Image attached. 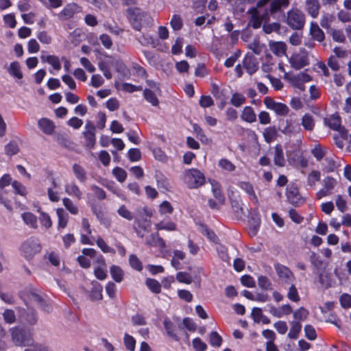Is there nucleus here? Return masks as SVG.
<instances>
[{"instance_id": "nucleus-28", "label": "nucleus", "mask_w": 351, "mask_h": 351, "mask_svg": "<svg viewBox=\"0 0 351 351\" xmlns=\"http://www.w3.org/2000/svg\"><path fill=\"white\" fill-rule=\"evenodd\" d=\"M302 330V324L300 322L292 321L291 322V328L288 333V337L291 339H297Z\"/></svg>"}, {"instance_id": "nucleus-20", "label": "nucleus", "mask_w": 351, "mask_h": 351, "mask_svg": "<svg viewBox=\"0 0 351 351\" xmlns=\"http://www.w3.org/2000/svg\"><path fill=\"white\" fill-rule=\"evenodd\" d=\"M271 51L278 56H282L287 51V45L283 42H272L269 43Z\"/></svg>"}, {"instance_id": "nucleus-17", "label": "nucleus", "mask_w": 351, "mask_h": 351, "mask_svg": "<svg viewBox=\"0 0 351 351\" xmlns=\"http://www.w3.org/2000/svg\"><path fill=\"white\" fill-rule=\"evenodd\" d=\"M274 164L278 167H284L286 164V160L284 157L283 149L280 145H276L274 147Z\"/></svg>"}, {"instance_id": "nucleus-32", "label": "nucleus", "mask_w": 351, "mask_h": 351, "mask_svg": "<svg viewBox=\"0 0 351 351\" xmlns=\"http://www.w3.org/2000/svg\"><path fill=\"white\" fill-rule=\"evenodd\" d=\"M199 231L201 233L206 236L208 239L210 241H213L215 243H217L219 241V239L216 234L210 229H209L206 226L201 225Z\"/></svg>"}, {"instance_id": "nucleus-30", "label": "nucleus", "mask_w": 351, "mask_h": 351, "mask_svg": "<svg viewBox=\"0 0 351 351\" xmlns=\"http://www.w3.org/2000/svg\"><path fill=\"white\" fill-rule=\"evenodd\" d=\"M157 230L174 231L176 230V224L171 221H161L156 224Z\"/></svg>"}, {"instance_id": "nucleus-3", "label": "nucleus", "mask_w": 351, "mask_h": 351, "mask_svg": "<svg viewBox=\"0 0 351 351\" xmlns=\"http://www.w3.org/2000/svg\"><path fill=\"white\" fill-rule=\"evenodd\" d=\"M41 248L39 240L35 237H30L21 244L20 250L21 255L29 261L40 252Z\"/></svg>"}, {"instance_id": "nucleus-59", "label": "nucleus", "mask_w": 351, "mask_h": 351, "mask_svg": "<svg viewBox=\"0 0 351 351\" xmlns=\"http://www.w3.org/2000/svg\"><path fill=\"white\" fill-rule=\"evenodd\" d=\"M157 185L159 188H162L165 190L169 191L171 188L170 183L168 179L163 175L156 176Z\"/></svg>"}, {"instance_id": "nucleus-18", "label": "nucleus", "mask_w": 351, "mask_h": 351, "mask_svg": "<svg viewBox=\"0 0 351 351\" xmlns=\"http://www.w3.org/2000/svg\"><path fill=\"white\" fill-rule=\"evenodd\" d=\"M241 118L243 121L252 123L256 121V114L251 106L244 107Z\"/></svg>"}, {"instance_id": "nucleus-8", "label": "nucleus", "mask_w": 351, "mask_h": 351, "mask_svg": "<svg viewBox=\"0 0 351 351\" xmlns=\"http://www.w3.org/2000/svg\"><path fill=\"white\" fill-rule=\"evenodd\" d=\"M82 12V8L75 3L66 4L64 8L58 14L60 21H64L74 16L75 14Z\"/></svg>"}, {"instance_id": "nucleus-25", "label": "nucleus", "mask_w": 351, "mask_h": 351, "mask_svg": "<svg viewBox=\"0 0 351 351\" xmlns=\"http://www.w3.org/2000/svg\"><path fill=\"white\" fill-rule=\"evenodd\" d=\"M40 58L43 62H47L48 64H51L55 70H60L61 64L58 56L53 55L41 56Z\"/></svg>"}, {"instance_id": "nucleus-62", "label": "nucleus", "mask_w": 351, "mask_h": 351, "mask_svg": "<svg viewBox=\"0 0 351 351\" xmlns=\"http://www.w3.org/2000/svg\"><path fill=\"white\" fill-rule=\"evenodd\" d=\"M323 184L325 189L332 192L337 184V181L331 176H327L323 180Z\"/></svg>"}, {"instance_id": "nucleus-5", "label": "nucleus", "mask_w": 351, "mask_h": 351, "mask_svg": "<svg viewBox=\"0 0 351 351\" xmlns=\"http://www.w3.org/2000/svg\"><path fill=\"white\" fill-rule=\"evenodd\" d=\"M287 25L293 29H301L305 24V16L300 10L295 9L287 12Z\"/></svg>"}, {"instance_id": "nucleus-57", "label": "nucleus", "mask_w": 351, "mask_h": 351, "mask_svg": "<svg viewBox=\"0 0 351 351\" xmlns=\"http://www.w3.org/2000/svg\"><path fill=\"white\" fill-rule=\"evenodd\" d=\"M184 38L181 37L177 38L174 45L171 47V53L173 55H179L182 52Z\"/></svg>"}, {"instance_id": "nucleus-6", "label": "nucleus", "mask_w": 351, "mask_h": 351, "mask_svg": "<svg viewBox=\"0 0 351 351\" xmlns=\"http://www.w3.org/2000/svg\"><path fill=\"white\" fill-rule=\"evenodd\" d=\"M291 66L299 70L309 64L308 55L306 51L300 50L298 53L293 54L289 60Z\"/></svg>"}, {"instance_id": "nucleus-63", "label": "nucleus", "mask_w": 351, "mask_h": 351, "mask_svg": "<svg viewBox=\"0 0 351 351\" xmlns=\"http://www.w3.org/2000/svg\"><path fill=\"white\" fill-rule=\"evenodd\" d=\"M36 36L39 41L43 44L49 45L51 43L52 38L46 31L38 32Z\"/></svg>"}, {"instance_id": "nucleus-31", "label": "nucleus", "mask_w": 351, "mask_h": 351, "mask_svg": "<svg viewBox=\"0 0 351 351\" xmlns=\"http://www.w3.org/2000/svg\"><path fill=\"white\" fill-rule=\"evenodd\" d=\"M56 213L58 217V229L66 228L69 220L68 214L62 208H58Z\"/></svg>"}, {"instance_id": "nucleus-10", "label": "nucleus", "mask_w": 351, "mask_h": 351, "mask_svg": "<svg viewBox=\"0 0 351 351\" xmlns=\"http://www.w3.org/2000/svg\"><path fill=\"white\" fill-rule=\"evenodd\" d=\"M324 121L330 129L341 132L342 137L346 138L347 132L341 127V119L339 114H332L328 118L325 119Z\"/></svg>"}, {"instance_id": "nucleus-52", "label": "nucleus", "mask_w": 351, "mask_h": 351, "mask_svg": "<svg viewBox=\"0 0 351 351\" xmlns=\"http://www.w3.org/2000/svg\"><path fill=\"white\" fill-rule=\"evenodd\" d=\"M96 243L103 252L112 254L115 253V250L113 248L108 246L101 237L97 238V239L96 240Z\"/></svg>"}, {"instance_id": "nucleus-9", "label": "nucleus", "mask_w": 351, "mask_h": 351, "mask_svg": "<svg viewBox=\"0 0 351 351\" xmlns=\"http://www.w3.org/2000/svg\"><path fill=\"white\" fill-rule=\"evenodd\" d=\"M286 196L288 202L295 206H299L304 203V199L299 193L298 189L294 185H289L287 187Z\"/></svg>"}, {"instance_id": "nucleus-1", "label": "nucleus", "mask_w": 351, "mask_h": 351, "mask_svg": "<svg viewBox=\"0 0 351 351\" xmlns=\"http://www.w3.org/2000/svg\"><path fill=\"white\" fill-rule=\"evenodd\" d=\"M12 343L16 346H30L34 343L33 333L31 330L21 326L12 327L9 330Z\"/></svg>"}, {"instance_id": "nucleus-47", "label": "nucleus", "mask_w": 351, "mask_h": 351, "mask_svg": "<svg viewBox=\"0 0 351 351\" xmlns=\"http://www.w3.org/2000/svg\"><path fill=\"white\" fill-rule=\"evenodd\" d=\"M230 204L233 212L234 213L237 218H241L243 215V209L241 206V203L237 199H230Z\"/></svg>"}, {"instance_id": "nucleus-60", "label": "nucleus", "mask_w": 351, "mask_h": 351, "mask_svg": "<svg viewBox=\"0 0 351 351\" xmlns=\"http://www.w3.org/2000/svg\"><path fill=\"white\" fill-rule=\"evenodd\" d=\"M6 154L13 156L16 154L19 151L18 144L15 141L10 142L5 147Z\"/></svg>"}, {"instance_id": "nucleus-43", "label": "nucleus", "mask_w": 351, "mask_h": 351, "mask_svg": "<svg viewBox=\"0 0 351 351\" xmlns=\"http://www.w3.org/2000/svg\"><path fill=\"white\" fill-rule=\"evenodd\" d=\"M143 95L145 99L151 103L152 106H157L158 105L159 101L152 90L145 88L143 91Z\"/></svg>"}, {"instance_id": "nucleus-61", "label": "nucleus", "mask_w": 351, "mask_h": 351, "mask_svg": "<svg viewBox=\"0 0 351 351\" xmlns=\"http://www.w3.org/2000/svg\"><path fill=\"white\" fill-rule=\"evenodd\" d=\"M173 211V208L168 201L162 202L159 206V213L161 215L171 214Z\"/></svg>"}, {"instance_id": "nucleus-45", "label": "nucleus", "mask_w": 351, "mask_h": 351, "mask_svg": "<svg viewBox=\"0 0 351 351\" xmlns=\"http://www.w3.org/2000/svg\"><path fill=\"white\" fill-rule=\"evenodd\" d=\"M311 154L316 158L317 161H321L325 158L326 149L322 147L319 144L316 145L311 150Z\"/></svg>"}, {"instance_id": "nucleus-37", "label": "nucleus", "mask_w": 351, "mask_h": 351, "mask_svg": "<svg viewBox=\"0 0 351 351\" xmlns=\"http://www.w3.org/2000/svg\"><path fill=\"white\" fill-rule=\"evenodd\" d=\"M291 284V285L288 289L287 297L289 300L293 302H298L300 301V297L298 291L293 282Z\"/></svg>"}, {"instance_id": "nucleus-64", "label": "nucleus", "mask_w": 351, "mask_h": 351, "mask_svg": "<svg viewBox=\"0 0 351 351\" xmlns=\"http://www.w3.org/2000/svg\"><path fill=\"white\" fill-rule=\"evenodd\" d=\"M29 348L25 349L24 351H49L50 348L45 344L32 343Z\"/></svg>"}, {"instance_id": "nucleus-4", "label": "nucleus", "mask_w": 351, "mask_h": 351, "mask_svg": "<svg viewBox=\"0 0 351 351\" xmlns=\"http://www.w3.org/2000/svg\"><path fill=\"white\" fill-rule=\"evenodd\" d=\"M184 181L190 189H196L205 182L204 175L197 169L186 171L184 176Z\"/></svg>"}, {"instance_id": "nucleus-21", "label": "nucleus", "mask_w": 351, "mask_h": 351, "mask_svg": "<svg viewBox=\"0 0 351 351\" xmlns=\"http://www.w3.org/2000/svg\"><path fill=\"white\" fill-rule=\"evenodd\" d=\"M306 7L308 13L313 17L316 18L318 16L320 5L317 0H307Z\"/></svg>"}, {"instance_id": "nucleus-11", "label": "nucleus", "mask_w": 351, "mask_h": 351, "mask_svg": "<svg viewBox=\"0 0 351 351\" xmlns=\"http://www.w3.org/2000/svg\"><path fill=\"white\" fill-rule=\"evenodd\" d=\"M275 269L278 277L284 281L285 283L290 284L295 280L293 274L287 267L278 263L275 265Z\"/></svg>"}, {"instance_id": "nucleus-56", "label": "nucleus", "mask_w": 351, "mask_h": 351, "mask_svg": "<svg viewBox=\"0 0 351 351\" xmlns=\"http://www.w3.org/2000/svg\"><path fill=\"white\" fill-rule=\"evenodd\" d=\"M258 284L260 288L264 290L271 289V282L269 279L265 276H260L258 278Z\"/></svg>"}, {"instance_id": "nucleus-58", "label": "nucleus", "mask_w": 351, "mask_h": 351, "mask_svg": "<svg viewBox=\"0 0 351 351\" xmlns=\"http://www.w3.org/2000/svg\"><path fill=\"white\" fill-rule=\"evenodd\" d=\"M329 33L330 34V35L332 37V39L335 41L339 43H343L346 40L345 35L341 30L330 29Z\"/></svg>"}, {"instance_id": "nucleus-36", "label": "nucleus", "mask_w": 351, "mask_h": 351, "mask_svg": "<svg viewBox=\"0 0 351 351\" xmlns=\"http://www.w3.org/2000/svg\"><path fill=\"white\" fill-rule=\"evenodd\" d=\"M9 73L11 75L17 79L21 80L23 78V73L21 70V66L18 62H13L10 64Z\"/></svg>"}, {"instance_id": "nucleus-33", "label": "nucleus", "mask_w": 351, "mask_h": 351, "mask_svg": "<svg viewBox=\"0 0 351 351\" xmlns=\"http://www.w3.org/2000/svg\"><path fill=\"white\" fill-rule=\"evenodd\" d=\"M22 219L27 226L33 228H37V218L32 213H24L22 214Z\"/></svg>"}, {"instance_id": "nucleus-2", "label": "nucleus", "mask_w": 351, "mask_h": 351, "mask_svg": "<svg viewBox=\"0 0 351 351\" xmlns=\"http://www.w3.org/2000/svg\"><path fill=\"white\" fill-rule=\"evenodd\" d=\"M269 0H260L257 3V8H253L251 10V19L249 22L250 25L253 28L261 27L263 21L269 19V12L263 9V7L268 3Z\"/></svg>"}, {"instance_id": "nucleus-27", "label": "nucleus", "mask_w": 351, "mask_h": 351, "mask_svg": "<svg viewBox=\"0 0 351 351\" xmlns=\"http://www.w3.org/2000/svg\"><path fill=\"white\" fill-rule=\"evenodd\" d=\"M310 34L315 40L319 42H322L325 38L323 31L315 23H311V24Z\"/></svg>"}, {"instance_id": "nucleus-42", "label": "nucleus", "mask_w": 351, "mask_h": 351, "mask_svg": "<svg viewBox=\"0 0 351 351\" xmlns=\"http://www.w3.org/2000/svg\"><path fill=\"white\" fill-rule=\"evenodd\" d=\"M62 203L67 210H69L72 215H77L79 213L78 207L74 204V202L68 197H64L62 199Z\"/></svg>"}, {"instance_id": "nucleus-19", "label": "nucleus", "mask_w": 351, "mask_h": 351, "mask_svg": "<svg viewBox=\"0 0 351 351\" xmlns=\"http://www.w3.org/2000/svg\"><path fill=\"white\" fill-rule=\"evenodd\" d=\"M301 125L306 131H313L315 125L313 116L308 113L305 114L301 119Z\"/></svg>"}, {"instance_id": "nucleus-24", "label": "nucleus", "mask_w": 351, "mask_h": 351, "mask_svg": "<svg viewBox=\"0 0 351 351\" xmlns=\"http://www.w3.org/2000/svg\"><path fill=\"white\" fill-rule=\"evenodd\" d=\"M212 184V192L215 197L216 200L220 205H223L225 203L226 198L223 194L221 193L220 184L217 182H213Z\"/></svg>"}, {"instance_id": "nucleus-38", "label": "nucleus", "mask_w": 351, "mask_h": 351, "mask_svg": "<svg viewBox=\"0 0 351 351\" xmlns=\"http://www.w3.org/2000/svg\"><path fill=\"white\" fill-rule=\"evenodd\" d=\"M309 315V311L305 308L304 307H300L294 312L293 311V315L295 321H304L305 320Z\"/></svg>"}, {"instance_id": "nucleus-50", "label": "nucleus", "mask_w": 351, "mask_h": 351, "mask_svg": "<svg viewBox=\"0 0 351 351\" xmlns=\"http://www.w3.org/2000/svg\"><path fill=\"white\" fill-rule=\"evenodd\" d=\"M124 345L130 351H134L136 347V340L130 335L125 333L123 338Z\"/></svg>"}, {"instance_id": "nucleus-29", "label": "nucleus", "mask_w": 351, "mask_h": 351, "mask_svg": "<svg viewBox=\"0 0 351 351\" xmlns=\"http://www.w3.org/2000/svg\"><path fill=\"white\" fill-rule=\"evenodd\" d=\"M110 272L113 280L117 282H121L123 280L124 273L122 269L117 265L110 267Z\"/></svg>"}, {"instance_id": "nucleus-51", "label": "nucleus", "mask_w": 351, "mask_h": 351, "mask_svg": "<svg viewBox=\"0 0 351 351\" xmlns=\"http://www.w3.org/2000/svg\"><path fill=\"white\" fill-rule=\"evenodd\" d=\"M12 188L16 194H19L21 196H25L27 194V190L25 186L19 181L14 180L12 182Z\"/></svg>"}, {"instance_id": "nucleus-39", "label": "nucleus", "mask_w": 351, "mask_h": 351, "mask_svg": "<svg viewBox=\"0 0 351 351\" xmlns=\"http://www.w3.org/2000/svg\"><path fill=\"white\" fill-rule=\"evenodd\" d=\"M285 79L291 83L293 86L298 87L299 88H301L303 86L299 74L293 75L285 73Z\"/></svg>"}, {"instance_id": "nucleus-49", "label": "nucleus", "mask_w": 351, "mask_h": 351, "mask_svg": "<svg viewBox=\"0 0 351 351\" xmlns=\"http://www.w3.org/2000/svg\"><path fill=\"white\" fill-rule=\"evenodd\" d=\"M321 173L318 171H312L307 177V183L310 186H315L316 183L319 181Z\"/></svg>"}, {"instance_id": "nucleus-40", "label": "nucleus", "mask_w": 351, "mask_h": 351, "mask_svg": "<svg viewBox=\"0 0 351 351\" xmlns=\"http://www.w3.org/2000/svg\"><path fill=\"white\" fill-rule=\"evenodd\" d=\"M263 136L267 143L274 141L277 137V131L274 127H269L265 129Z\"/></svg>"}, {"instance_id": "nucleus-16", "label": "nucleus", "mask_w": 351, "mask_h": 351, "mask_svg": "<svg viewBox=\"0 0 351 351\" xmlns=\"http://www.w3.org/2000/svg\"><path fill=\"white\" fill-rule=\"evenodd\" d=\"M64 190L66 193L70 196H72L77 199H81L82 198V192L81 191L80 187L74 182L66 184L64 186Z\"/></svg>"}, {"instance_id": "nucleus-55", "label": "nucleus", "mask_w": 351, "mask_h": 351, "mask_svg": "<svg viewBox=\"0 0 351 351\" xmlns=\"http://www.w3.org/2000/svg\"><path fill=\"white\" fill-rule=\"evenodd\" d=\"M230 102L235 107H240L245 102V98L242 94L235 93L232 95Z\"/></svg>"}, {"instance_id": "nucleus-54", "label": "nucleus", "mask_w": 351, "mask_h": 351, "mask_svg": "<svg viewBox=\"0 0 351 351\" xmlns=\"http://www.w3.org/2000/svg\"><path fill=\"white\" fill-rule=\"evenodd\" d=\"M130 266L135 270L141 271L143 269V265L139 258L134 254H131L129 258Z\"/></svg>"}, {"instance_id": "nucleus-12", "label": "nucleus", "mask_w": 351, "mask_h": 351, "mask_svg": "<svg viewBox=\"0 0 351 351\" xmlns=\"http://www.w3.org/2000/svg\"><path fill=\"white\" fill-rule=\"evenodd\" d=\"M143 17V12L138 8L128 10V18L132 27L136 30L140 31L141 29V21Z\"/></svg>"}, {"instance_id": "nucleus-53", "label": "nucleus", "mask_w": 351, "mask_h": 351, "mask_svg": "<svg viewBox=\"0 0 351 351\" xmlns=\"http://www.w3.org/2000/svg\"><path fill=\"white\" fill-rule=\"evenodd\" d=\"M112 174L116 178V179L120 182H123L127 178L126 171L123 169L119 167H115L112 170Z\"/></svg>"}, {"instance_id": "nucleus-35", "label": "nucleus", "mask_w": 351, "mask_h": 351, "mask_svg": "<svg viewBox=\"0 0 351 351\" xmlns=\"http://www.w3.org/2000/svg\"><path fill=\"white\" fill-rule=\"evenodd\" d=\"M322 165L324 171L327 172H333L337 167L336 162L332 157H325Z\"/></svg>"}, {"instance_id": "nucleus-48", "label": "nucleus", "mask_w": 351, "mask_h": 351, "mask_svg": "<svg viewBox=\"0 0 351 351\" xmlns=\"http://www.w3.org/2000/svg\"><path fill=\"white\" fill-rule=\"evenodd\" d=\"M119 215L128 221H132L134 219L133 213L125 206L121 205L117 210Z\"/></svg>"}, {"instance_id": "nucleus-46", "label": "nucleus", "mask_w": 351, "mask_h": 351, "mask_svg": "<svg viewBox=\"0 0 351 351\" xmlns=\"http://www.w3.org/2000/svg\"><path fill=\"white\" fill-rule=\"evenodd\" d=\"M170 25L173 30H180L183 26V21L182 17L178 14H173L171 19Z\"/></svg>"}, {"instance_id": "nucleus-23", "label": "nucleus", "mask_w": 351, "mask_h": 351, "mask_svg": "<svg viewBox=\"0 0 351 351\" xmlns=\"http://www.w3.org/2000/svg\"><path fill=\"white\" fill-rule=\"evenodd\" d=\"M92 289L90 293V298L92 300H101L103 298V287L99 282L94 281L92 282Z\"/></svg>"}, {"instance_id": "nucleus-15", "label": "nucleus", "mask_w": 351, "mask_h": 351, "mask_svg": "<svg viewBox=\"0 0 351 351\" xmlns=\"http://www.w3.org/2000/svg\"><path fill=\"white\" fill-rule=\"evenodd\" d=\"M38 125L39 128L47 135H51L53 134L55 130V125L52 121L47 118L40 119Z\"/></svg>"}, {"instance_id": "nucleus-26", "label": "nucleus", "mask_w": 351, "mask_h": 351, "mask_svg": "<svg viewBox=\"0 0 351 351\" xmlns=\"http://www.w3.org/2000/svg\"><path fill=\"white\" fill-rule=\"evenodd\" d=\"M73 172L75 178L82 183L85 182L87 179L86 172L83 167L79 164H74L72 167Z\"/></svg>"}, {"instance_id": "nucleus-13", "label": "nucleus", "mask_w": 351, "mask_h": 351, "mask_svg": "<svg viewBox=\"0 0 351 351\" xmlns=\"http://www.w3.org/2000/svg\"><path fill=\"white\" fill-rule=\"evenodd\" d=\"M243 66L250 75L255 73L258 69L256 58L252 55H246L243 60Z\"/></svg>"}, {"instance_id": "nucleus-14", "label": "nucleus", "mask_w": 351, "mask_h": 351, "mask_svg": "<svg viewBox=\"0 0 351 351\" xmlns=\"http://www.w3.org/2000/svg\"><path fill=\"white\" fill-rule=\"evenodd\" d=\"M238 186L243 190L249 196V198L257 205L258 200L255 194L253 185L249 182H239Z\"/></svg>"}, {"instance_id": "nucleus-41", "label": "nucleus", "mask_w": 351, "mask_h": 351, "mask_svg": "<svg viewBox=\"0 0 351 351\" xmlns=\"http://www.w3.org/2000/svg\"><path fill=\"white\" fill-rule=\"evenodd\" d=\"M150 237H151V241L150 240L147 241V243L149 245L158 246L162 248H164L166 247L165 241L163 240L162 238H161L159 236L158 233H154V234H151Z\"/></svg>"}, {"instance_id": "nucleus-22", "label": "nucleus", "mask_w": 351, "mask_h": 351, "mask_svg": "<svg viewBox=\"0 0 351 351\" xmlns=\"http://www.w3.org/2000/svg\"><path fill=\"white\" fill-rule=\"evenodd\" d=\"M163 324L167 335L174 340L178 341L179 338L176 333V325L169 318L165 319Z\"/></svg>"}, {"instance_id": "nucleus-7", "label": "nucleus", "mask_w": 351, "mask_h": 351, "mask_svg": "<svg viewBox=\"0 0 351 351\" xmlns=\"http://www.w3.org/2000/svg\"><path fill=\"white\" fill-rule=\"evenodd\" d=\"M96 127L92 122L88 121L84 127L83 136L85 138V146L88 149H93L96 143L95 136Z\"/></svg>"}, {"instance_id": "nucleus-34", "label": "nucleus", "mask_w": 351, "mask_h": 351, "mask_svg": "<svg viewBox=\"0 0 351 351\" xmlns=\"http://www.w3.org/2000/svg\"><path fill=\"white\" fill-rule=\"evenodd\" d=\"M288 5L289 0H272L270 4V13H276L280 10L281 8H286Z\"/></svg>"}, {"instance_id": "nucleus-44", "label": "nucleus", "mask_w": 351, "mask_h": 351, "mask_svg": "<svg viewBox=\"0 0 351 351\" xmlns=\"http://www.w3.org/2000/svg\"><path fill=\"white\" fill-rule=\"evenodd\" d=\"M145 284L147 287L154 293H159L161 291V285L155 279L147 278Z\"/></svg>"}]
</instances>
